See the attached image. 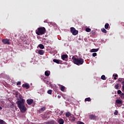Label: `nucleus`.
<instances>
[{"instance_id": "17", "label": "nucleus", "mask_w": 124, "mask_h": 124, "mask_svg": "<svg viewBox=\"0 0 124 124\" xmlns=\"http://www.w3.org/2000/svg\"><path fill=\"white\" fill-rule=\"evenodd\" d=\"M38 47H39V48L40 49H41L42 50V49H44V48H45V46H44V45H43V44H39Z\"/></svg>"}, {"instance_id": "16", "label": "nucleus", "mask_w": 124, "mask_h": 124, "mask_svg": "<svg viewBox=\"0 0 124 124\" xmlns=\"http://www.w3.org/2000/svg\"><path fill=\"white\" fill-rule=\"evenodd\" d=\"M118 81L119 82H122L123 86L124 85V78H119Z\"/></svg>"}, {"instance_id": "23", "label": "nucleus", "mask_w": 124, "mask_h": 124, "mask_svg": "<svg viewBox=\"0 0 124 124\" xmlns=\"http://www.w3.org/2000/svg\"><path fill=\"white\" fill-rule=\"evenodd\" d=\"M65 89V87L64 86H63V85H61V90L62 91V92H63Z\"/></svg>"}, {"instance_id": "42", "label": "nucleus", "mask_w": 124, "mask_h": 124, "mask_svg": "<svg viewBox=\"0 0 124 124\" xmlns=\"http://www.w3.org/2000/svg\"><path fill=\"white\" fill-rule=\"evenodd\" d=\"M18 96H19V98L20 99V100H21V99H22V96L21 94H19L18 95Z\"/></svg>"}, {"instance_id": "4", "label": "nucleus", "mask_w": 124, "mask_h": 124, "mask_svg": "<svg viewBox=\"0 0 124 124\" xmlns=\"http://www.w3.org/2000/svg\"><path fill=\"white\" fill-rule=\"evenodd\" d=\"M25 100H24V98H23V101H22V108H21V112L22 113H25L26 112L27 108L25 106Z\"/></svg>"}, {"instance_id": "20", "label": "nucleus", "mask_w": 124, "mask_h": 124, "mask_svg": "<svg viewBox=\"0 0 124 124\" xmlns=\"http://www.w3.org/2000/svg\"><path fill=\"white\" fill-rule=\"evenodd\" d=\"M45 74L46 76H49L50 74V71H46L45 72Z\"/></svg>"}, {"instance_id": "34", "label": "nucleus", "mask_w": 124, "mask_h": 124, "mask_svg": "<svg viewBox=\"0 0 124 124\" xmlns=\"http://www.w3.org/2000/svg\"><path fill=\"white\" fill-rule=\"evenodd\" d=\"M49 124H55V121H54V120H52L49 122Z\"/></svg>"}, {"instance_id": "44", "label": "nucleus", "mask_w": 124, "mask_h": 124, "mask_svg": "<svg viewBox=\"0 0 124 124\" xmlns=\"http://www.w3.org/2000/svg\"><path fill=\"white\" fill-rule=\"evenodd\" d=\"M92 33H95V31H92Z\"/></svg>"}, {"instance_id": "32", "label": "nucleus", "mask_w": 124, "mask_h": 124, "mask_svg": "<svg viewBox=\"0 0 124 124\" xmlns=\"http://www.w3.org/2000/svg\"><path fill=\"white\" fill-rule=\"evenodd\" d=\"M119 84H116V85H115V89H119Z\"/></svg>"}, {"instance_id": "1", "label": "nucleus", "mask_w": 124, "mask_h": 124, "mask_svg": "<svg viewBox=\"0 0 124 124\" xmlns=\"http://www.w3.org/2000/svg\"><path fill=\"white\" fill-rule=\"evenodd\" d=\"M72 60L74 63L77 64V65H80L84 62V59L82 58H76L75 56L72 57Z\"/></svg>"}, {"instance_id": "12", "label": "nucleus", "mask_w": 124, "mask_h": 124, "mask_svg": "<svg viewBox=\"0 0 124 124\" xmlns=\"http://www.w3.org/2000/svg\"><path fill=\"white\" fill-rule=\"evenodd\" d=\"M123 102L122 100H116L115 104H122Z\"/></svg>"}, {"instance_id": "10", "label": "nucleus", "mask_w": 124, "mask_h": 124, "mask_svg": "<svg viewBox=\"0 0 124 124\" xmlns=\"http://www.w3.org/2000/svg\"><path fill=\"white\" fill-rule=\"evenodd\" d=\"M89 118L91 119V120H95L97 119V117L95 116V115H93V114H92V115L90 116Z\"/></svg>"}, {"instance_id": "11", "label": "nucleus", "mask_w": 124, "mask_h": 124, "mask_svg": "<svg viewBox=\"0 0 124 124\" xmlns=\"http://www.w3.org/2000/svg\"><path fill=\"white\" fill-rule=\"evenodd\" d=\"M22 87H23V88H26V89H29L30 86L29 84L26 83V84H23Z\"/></svg>"}, {"instance_id": "27", "label": "nucleus", "mask_w": 124, "mask_h": 124, "mask_svg": "<svg viewBox=\"0 0 124 124\" xmlns=\"http://www.w3.org/2000/svg\"><path fill=\"white\" fill-rule=\"evenodd\" d=\"M122 93V92L121 90H118L117 93H118V94H120V96H121V94Z\"/></svg>"}, {"instance_id": "38", "label": "nucleus", "mask_w": 124, "mask_h": 124, "mask_svg": "<svg viewBox=\"0 0 124 124\" xmlns=\"http://www.w3.org/2000/svg\"><path fill=\"white\" fill-rule=\"evenodd\" d=\"M93 57H96V56H97V53H93Z\"/></svg>"}, {"instance_id": "47", "label": "nucleus", "mask_w": 124, "mask_h": 124, "mask_svg": "<svg viewBox=\"0 0 124 124\" xmlns=\"http://www.w3.org/2000/svg\"><path fill=\"white\" fill-rule=\"evenodd\" d=\"M3 124H7V123L5 121H3Z\"/></svg>"}, {"instance_id": "29", "label": "nucleus", "mask_w": 124, "mask_h": 124, "mask_svg": "<svg viewBox=\"0 0 124 124\" xmlns=\"http://www.w3.org/2000/svg\"><path fill=\"white\" fill-rule=\"evenodd\" d=\"M101 78V79H103V80L106 79V77L105 75H102Z\"/></svg>"}, {"instance_id": "7", "label": "nucleus", "mask_w": 124, "mask_h": 124, "mask_svg": "<svg viewBox=\"0 0 124 124\" xmlns=\"http://www.w3.org/2000/svg\"><path fill=\"white\" fill-rule=\"evenodd\" d=\"M61 58L63 61H67V59L68 58V56L67 55H65L64 54L61 56Z\"/></svg>"}, {"instance_id": "41", "label": "nucleus", "mask_w": 124, "mask_h": 124, "mask_svg": "<svg viewBox=\"0 0 124 124\" xmlns=\"http://www.w3.org/2000/svg\"><path fill=\"white\" fill-rule=\"evenodd\" d=\"M122 89H123V91H124V78L123 81V85L122 86Z\"/></svg>"}, {"instance_id": "6", "label": "nucleus", "mask_w": 124, "mask_h": 124, "mask_svg": "<svg viewBox=\"0 0 124 124\" xmlns=\"http://www.w3.org/2000/svg\"><path fill=\"white\" fill-rule=\"evenodd\" d=\"M2 42L4 44H10V42L9 41V39H8V38H6L4 39H2Z\"/></svg>"}, {"instance_id": "8", "label": "nucleus", "mask_w": 124, "mask_h": 124, "mask_svg": "<svg viewBox=\"0 0 124 124\" xmlns=\"http://www.w3.org/2000/svg\"><path fill=\"white\" fill-rule=\"evenodd\" d=\"M76 119L75 118V117H74V116L71 115V114L70 117L69 118V120L70 121H71V122H74L75 121Z\"/></svg>"}, {"instance_id": "22", "label": "nucleus", "mask_w": 124, "mask_h": 124, "mask_svg": "<svg viewBox=\"0 0 124 124\" xmlns=\"http://www.w3.org/2000/svg\"><path fill=\"white\" fill-rule=\"evenodd\" d=\"M71 113L70 112H66L65 115L66 117H71Z\"/></svg>"}, {"instance_id": "28", "label": "nucleus", "mask_w": 124, "mask_h": 124, "mask_svg": "<svg viewBox=\"0 0 124 124\" xmlns=\"http://www.w3.org/2000/svg\"><path fill=\"white\" fill-rule=\"evenodd\" d=\"M86 31H87V32H90V31H91V29H90L89 28H87L86 29Z\"/></svg>"}, {"instance_id": "25", "label": "nucleus", "mask_w": 124, "mask_h": 124, "mask_svg": "<svg viewBox=\"0 0 124 124\" xmlns=\"http://www.w3.org/2000/svg\"><path fill=\"white\" fill-rule=\"evenodd\" d=\"M85 101H91V97H86L85 99Z\"/></svg>"}, {"instance_id": "31", "label": "nucleus", "mask_w": 124, "mask_h": 124, "mask_svg": "<svg viewBox=\"0 0 124 124\" xmlns=\"http://www.w3.org/2000/svg\"><path fill=\"white\" fill-rule=\"evenodd\" d=\"M46 109V107H43V108H40V110L41 111H45Z\"/></svg>"}, {"instance_id": "43", "label": "nucleus", "mask_w": 124, "mask_h": 124, "mask_svg": "<svg viewBox=\"0 0 124 124\" xmlns=\"http://www.w3.org/2000/svg\"><path fill=\"white\" fill-rule=\"evenodd\" d=\"M78 124H85L83 122H79Z\"/></svg>"}, {"instance_id": "30", "label": "nucleus", "mask_w": 124, "mask_h": 124, "mask_svg": "<svg viewBox=\"0 0 124 124\" xmlns=\"http://www.w3.org/2000/svg\"><path fill=\"white\" fill-rule=\"evenodd\" d=\"M52 93V90H48L47 93H49V94H51Z\"/></svg>"}, {"instance_id": "2", "label": "nucleus", "mask_w": 124, "mask_h": 124, "mask_svg": "<svg viewBox=\"0 0 124 124\" xmlns=\"http://www.w3.org/2000/svg\"><path fill=\"white\" fill-rule=\"evenodd\" d=\"M46 31V29L44 27H40L38 28L37 30H36L35 32L38 35H42L45 34Z\"/></svg>"}, {"instance_id": "48", "label": "nucleus", "mask_w": 124, "mask_h": 124, "mask_svg": "<svg viewBox=\"0 0 124 124\" xmlns=\"http://www.w3.org/2000/svg\"><path fill=\"white\" fill-rule=\"evenodd\" d=\"M1 109H2V108L0 106V110H1Z\"/></svg>"}, {"instance_id": "33", "label": "nucleus", "mask_w": 124, "mask_h": 124, "mask_svg": "<svg viewBox=\"0 0 124 124\" xmlns=\"http://www.w3.org/2000/svg\"><path fill=\"white\" fill-rule=\"evenodd\" d=\"M118 74H115V75H114V79L115 80H116L117 77H118Z\"/></svg>"}, {"instance_id": "35", "label": "nucleus", "mask_w": 124, "mask_h": 124, "mask_svg": "<svg viewBox=\"0 0 124 124\" xmlns=\"http://www.w3.org/2000/svg\"><path fill=\"white\" fill-rule=\"evenodd\" d=\"M0 124H4V121L0 119Z\"/></svg>"}, {"instance_id": "15", "label": "nucleus", "mask_w": 124, "mask_h": 124, "mask_svg": "<svg viewBox=\"0 0 124 124\" xmlns=\"http://www.w3.org/2000/svg\"><path fill=\"white\" fill-rule=\"evenodd\" d=\"M53 61L54 62H56V63H61V62L60 60L57 59H54V60H53Z\"/></svg>"}, {"instance_id": "9", "label": "nucleus", "mask_w": 124, "mask_h": 124, "mask_svg": "<svg viewBox=\"0 0 124 124\" xmlns=\"http://www.w3.org/2000/svg\"><path fill=\"white\" fill-rule=\"evenodd\" d=\"M26 102H27L28 104L30 105V104H32V103H33V100H32V98H28Z\"/></svg>"}, {"instance_id": "36", "label": "nucleus", "mask_w": 124, "mask_h": 124, "mask_svg": "<svg viewBox=\"0 0 124 124\" xmlns=\"http://www.w3.org/2000/svg\"><path fill=\"white\" fill-rule=\"evenodd\" d=\"M114 114V115H118V110H115Z\"/></svg>"}, {"instance_id": "18", "label": "nucleus", "mask_w": 124, "mask_h": 124, "mask_svg": "<svg viewBox=\"0 0 124 124\" xmlns=\"http://www.w3.org/2000/svg\"><path fill=\"white\" fill-rule=\"evenodd\" d=\"M109 27V24L108 23H106V24L105 25V28L106 30H108Z\"/></svg>"}, {"instance_id": "39", "label": "nucleus", "mask_w": 124, "mask_h": 124, "mask_svg": "<svg viewBox=\"0 0 124 124\" xmlns=\"http://www.w3.org/2000/svg\"><path fill=\"white\" fill-rule=\"evenodd\" d=\"M44 81L45 83H46V84H49V81L46 80H44Z\"/></svg>"}, {"instance_id": "5", "label": "nucleus", "mask_w": 124, "mask_h": 124, "mask_svg": "<svg viewBox=\"0 0 124 124\" xmlns=\"http://www.w3.org/2000/svg\"><path fill=\"white\" fill-rule=\"evenodd\" d=\"M70 30H71V32H72L73 35H77V34H78V31H76L75 28L72 27L70 28Z\"/></svg>"}, {"instance_id": "14", "label": "nucleus", "mask_w": 124, "mask_h": 124, "mask_svg": "<svg viewBox=\"0 0 124 124\" xmlns=\"http://www.w3.org/2000/svg\"><path fill=\"white\" fill-rule=\"evenodd\" d=\"M44 53L45 51L42 49H40V50H39L38 51V54H39V55H44Z\"/></svg>"}, {"instance_id": "37", "label": "nucleus", "mask_w": 124, "mask_h": 124, "mask_svg": "<svg viewBox=\"0 0 124 124\" xmlns=\"http://www.w3.org/2000/svg\"><path fill=\"white\" fill-rule=\"evenodd\" d=\"M24 44H30L29 42H27V41H23Z\"/></svg>"}, {"instance_id": "21", "label": "nucleus", "mask_w": 124, "mask_h": 124, "mask_svg": "<svg viewBox=\"0 0 124 124\" xmlns=\"http://www.w3.org/2000/svg\"><path fill=\"white\" fill-rule=\"evenodd\" d=\"M99 50V48H97L96 49H95V48H93V49H92L91 50V52H97Z\"/></svg>"}, {"instance_id": "24", "label": "nucleus", "mask_w": 124, "mask_h": 124, "mask_svg": "<svg viewBox=\"0 0 124 124\" xmlns=\"http://www.w3.org/2000/svg\"><path fill=\"white\" fill-rule=\"evenodd\" d=\"M120 97L122 98V99H124V93H122L120 94Z\"/></svg>"}, {"instance_id": "19", "label": "nucleus", "mask_w": 124, "mask_h": 124, "mask_svg": "<svg viewBox=\"0 0 124 124\" xmlns=\"http://www.w3.org/2000/svg\"><path fill=\"white\" fill-rule=\"evenodd\" d=\"M101 31H102V32H104V33H107V31L106 30V28L104 29V28H102L101 29Z\"/></svg>"}, {"instance_id": "26", "label": "nucleus", "mask_w": 124, "mask_h": 124, "mask_svg": "<svg viewBox=\"0 0 124 124\" xmlns=\"http://www.w3.org/2000/svg\"><path fill=\"white\" fill-rule=\"evenodd\" d=\"M11 108H16V104H12V105L11 106Z\"/></svg>"}, {"instance_id": "3", "label": "nucleus", "mask_w": 124, "mask_h": 124, "mask_svg": "<svg viewBox=\"0 0 124 124\" xmlns=\"http://www.w3.org/2000/svg\"><path fill=\"white\" fill-rule=\"evenodd\" d=\"M23 98H22L21 100H20L19 101H17L16 102V104H17V106L18 108H19V109L22 112V104H23Z\"/></svg>"}, {"instance_id": "13", "label": "nucleus", "mask_w": 124, "mask_h": 124, "mask_svg": "<svg viewBox=\"0 0 124 124\" xmlns=\"http://www.w3.org/2000/svg\"><path fill=\"white\" fill-rule=\"evenodd\" d=\"M58 123L59 124H64V121L63 119H62V118H61L58 120Z\"/></svg>"}, {"instance_id": "40", "label": "nucleus", "mask_w": 124, "mask_h": 124, "mask_svg": "<svg viewBox=\"0 0 124 124\" xmlns=\"http://www.w3.org/2000/svg\"><path fill=\"white\" fill-rule=\"evenodd\" d=\"M21 82L20 81H18L17 83H16V85H21Z\"/></svg>"}, {"instance_id": "45", "label": "nucleus", "mask_w": 124, "mask_h": 124, "mask_svg": "<svg viewBox=\"0 0 124 124\" xmlns=\"http://www.w3.org/2000/svg\"><path fill=\"white\" fill-rule=\"evenodd\" d=\"M44 23H48V21H47V20H46L45 21H44Z\"/></svg>"}, {"instance_id": "46", "label": "nucleus", "mask_w": 124, "mask_h": 124, "mask_svg": "<svg viewBox=\"0 0 124 124\" xmlns=\"http://www.w3.org/2000/svg\"><path fill=\"white\" fill-rule=\"evenodd\" d=\"M58 97L59 98H60L61 97V95H58Z\"/></svg>"}]
</instances>
